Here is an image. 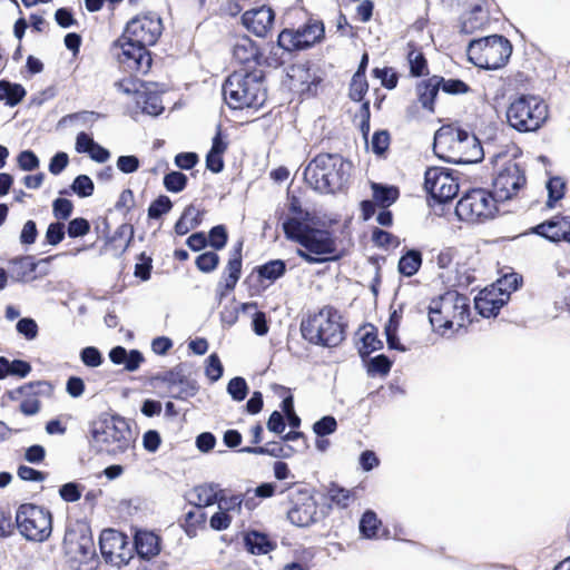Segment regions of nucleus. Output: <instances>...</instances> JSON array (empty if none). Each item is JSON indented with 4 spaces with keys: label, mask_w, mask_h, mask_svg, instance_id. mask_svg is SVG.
Masks as SVG:
<instances>
[{
    "label": "nucleus",
    "mask_w": 570,
    "mask_h": 570,
    "mask_svg": "<svg viewBox=\"0 0 570 570\" xmlns=\"http://www.w3.org/2000/svg\"><path fill=\"white\" fill-rule=\"evenodd\" d=\"M282 227L287 239L299 244L304 248L297 250V255L304 262L321 264L337 261L342 257L337 238L332 230L314 227L296 217H287Z\"/></svg>",
    "instance_id": "1"
},
{
    "label": "nucleus",
    "mask_w": 570,
    "mask_h": 570,
    "mask_svg": "<svg viewBox=\"0 0 570 570\" xmlns=\"http://www.w3.org/2000/svg\"><path fill=\"white\" fill-rule=\"evenodd\" d=\"M353 164L340 154L320 153L306 166L305 180L317 191L336 194L347 188Z\"/></svg>",
    "instance_id": "2"
},
{
    "label": "nucleus",
    "mask_w": 570,
    "mask_h": 570,
    "mask_svg": "<svg viewBox=\"0 0 570 570\" xmlns=\"http://www.w3.org/2000/svg\"><path fill=\"white\" fill-rule=\"evenodd\" d=\"M433 150L439 158L453 164H473L483 158L476 136L456 124L443 125L435 131Z\"/></svg>",
    "instance_id": "3"
},
{
    "label": "nucleus",
    "mask_w": 570,
    "mask_h": 570,
    "mask_svg": "<svg viewBox=\"0 0 570 570\" xmlns=\"http://www.w3.org/2000/svg\"><path fill=\"white\" fill-rule=\"evenodd\" d=\"M429 321L442 336L459 332L471 324L470 298L456 291H448L430 301Z\"/></svg>",
    "instance_id": "4"
},
{
    "label": "nucleus",
    "mask_w": 570,
    "mask_h": 570,
    "mask_svg": "<svg viewBox=\"0 0 570 570\" xmlns=\"http://www.w3.org/2000/svg\"><path fill=\"white\" fill-rule=\"evenodd\" d=\"M299 330L309 344L332 348L345 341L347 323L335 306L324 305L303 317Z\"/></svg>",
    "instance_id": "5"
},
{
    "label": "nucleus",
    "mask_w": 570,
    "mask_h": 570,
    "mask_svg": "<svg viewBox=\"0 0 570 570\" xmlns=\"http://www.w3.org/2000/svg\"><path fill=\"white\" fill-rule=\"evenodd\" d=\"M223 96L230 109H261L267 101L264 72L234 71L223 85Z\"/></svg>",
    "instance_id": "6"
},
{
    "label": "nucleus",
    "mask_w": 570,
    "mask_h": 570,
    "mask_svg": "<svg viewBox=\"0 0 570 570\" xmlns=\"http://www.w3.org/2000/svg\"><path fill=\"white\" fill-rule=\"evenodd\" d=\"M135 441L128 421L120 415L95 422L90 429V445L98 454L117 455L126 452Z\"/></svg>",
    "instance_id": "7"
},
{
    "label": "nucleus",
    "mask_w": 570,
    "mask_h": 570,
    "mask_svg": "<svg viewBox=\"0 0 570 570\" xmlns=\"http://www.w3.org/2000/svg\"><path fill=\"white\" fill-rule=\"evenodd\" d=\"M549 116V105L537 95H519L507 108L509 126L521 134L538 131L546 125Z\"/></svg>",
    "instance_id": "8"
},
{
    "label": "nucleus",
    "mask_w": 570,
    "mask_h": 570,
    "mask_svg": "<svg viewBox=\"0 0 570 570\" xmlns=\"http://www.w3.org/2000/svg\"><path fill=\"white\" fill-rule=\"evenodd\" d=\"M512 43L508 38L492 35L470 41L466 53L476 67L495 70L502 68L512 55Z\"/></svg>",
    "instance_id": "9"
},
{
    "label": "nucleus",
    "mask_w": 570,
    "mask_h": 570,
    "mask_svg": "<svg viewBox=\"0 0 570 570\" xmlns=\"http://www.w3.org/2000/svg\"><path fill=\"white\" fill-rule=\"evenodd\" d=\"M19 533L31 542H45L52 532V513L35 503H22L16 511Z\"/></svg>",
    "instance_id": "10"
},
{
    "label": "nucleus",
    "mask_w": 570,
    "mask_h": 570,
    "mask_svg": "<svg viewBox=\"0 0 570 570\" xmlns=\"http://www.w3.org/2000/svg\"><path fill=\"white\" fill-rule=\"evenodd\" d=\"M325 39V26L320 19L309 17L298 27L284 28L278 33V45L288 53L313 48Z\"/></svg>",
    "instance_id": "11"
},
{
    "label": "nucleus",
    "mask_w": 570,
    "mask_h": 570,
    "mask_svg": "<svg viewBox=\"0 0 570 570\" xmlns=\"http://www.w3.org/2000/svg\"><path fill=\"white\" fill-rule=\"evenodd\" d=\"M498 198L484 188H473L465 193L455 206L461 220L479 223L492 218L498 212Z\"/></svg>",
    "instance_id": "12"
},
{
    "label": "nucleus",
    "mask_w": 570,
    "mask_h": 570,
    "mask_svg": "<svg viewBox=\"0 0 570 570\" xmlns=\"http://www.w3.org/2000/svg\"><path fill=\"white\" fill-rule=\"evenodd\" d=\"M111 51L119 68L125 72L145 76L151 69V52L122 36L112 42Z\"/></svg>",
    "instance_id": "13"
},
{
    "label": "nucleus",
    "mask_w": 570,
    "mask_h": 570,
    "mask_svg": "<svg viewBox=\"0 0 570 570\" xmlns=\"http://www.w3.org/2000/svg\"><path fill=\"white\" fill-rule=\"evenodd\" d=\"M288 521L296 527H308L317 521V501L311 490L289 487L287 493Z\"/></svg>",
    "instance_id": "14"
},
{
    "label": "nucleus",
    "mask_w": 570,
    "mask_h": 570,
    "mask_svg": "<svg viewBox=\"0 0 570 570\" xmlns=\"http://www.w3.org/2000/svg\"><path fill=\"white\" fill-rule=\"evenodd\" d=\"M163 21L153 12L140 13L130 19L124 29L122 37L148 47L157 43L163 33Z\"/></svg>",
    "instance_id": "15"
},
{
    "label": "nucleus",
    "mask_w": 570,
    "mask_h": 570,
    "mask_svg": "<svg viewBox=\"0 0 570 570\" xmlns=\"http://www.w3.org/2000/svg\"><path fill=\"white\" fill-rule=\"evenodd\" d=\"M459 178L444 167H430L424 174V188L439 204H446L459 193Z\"/></svg>",
    "instance_id": "16"
},
{
    "label": "nucleus",
    "mask_w": 570,
    "mask_h": 570,
    "mask_svg": "<svg viewBox=\"0 0 570 570\" xmlns=\"http://www.w3.org/2000/svg\"><path fill=\"white\" fill-rule=\"evenodd\" d=\"M99 547L105 561L118 568L128 564L134 558V547L129 538L116 529L101 531Z\"/></svg>",
    "instance_id": "17"
},
{
    "label": "nucleus",
    "mask_w": 570,
    "mask_h": 570,
    "mask_svg": "<svg viewBox=\"0 0 570 570\" xmlns=\"http://www.w3.org/2000/svg\"><path fill=\"white\" fill-rule=\"evenodd\" d=\"M525 184L527 177L521 166L508 160L494 176L491 191L499 202H505L517 196Z\"/></svg>",
    "instance_id": "18"
},
{
    "label": "nucleus",
    "mask_w": 570,
    "mask_h": 570,
    "mask_svg": "<svg viewBox=\"0 0 570 570\" xmlns=\"http://www.w3.org/2000/svg\"><path fill=\"white\" fill-rule=\"evenodd\" d=\"M154 380L166 384L170 391L174 386H179L177 392L170 394V396L176 400L185 401L193 397L197 394L199 389L197 382L186 374V366L183 363L177 364L168 371L156 374Z\"/></svg>",
    "instance_id": "19"
},
{
    "label": "nucleus",
    "mask_w": 570,
    "mask_h": 570,
    "mask_svg": "<svg viewBox=\"0 0 570 570\" xmlns=\"http://www.w3.org/2000/svg\"><path fill=\"white\" fill-rule=\"evenodd\" d=\"M291 87L299 92L303 98L317 96L323 88L324 78L318 70L308 65H297L291 68Z\"/></svg>",
    "instance_id": "20"
},
{
    "label": "nucleus",
    "mask_w": 570,
    "mask_h": 570,
    "mask_svg": "<svg viewBox=\"0 0 570 570\" xmlns=\"http://www.w3.org/2000/svg\"><path fill=\"white\" fill-rule=\"evenodd\" d=\"M243 243L239 242L230 252L227 264L223 271L222 278L217 285V296L223 299L233 292L242 276L243 268Z\"/></svg>",
    "instance_id": "21"
},
{
    "label": "nucleus",
    "mask_w": 570,
    "mask_h": 570,
    "mask_svg": "<svg viewBox=\"0 0 570 570\" xmlns=\"http://www.w3.org/2000/svg\"><path fill=\"white\" fill-rule=\"evenodd\" d=\"M16 392L24 396L19 406L20 412L26 416H31L40 411L39 397L50 395L52 385L48 381H33L19 386Z\"/></svg>",
    "instance_id": "22"
},
{
    "label": "nucleus",
    "mask_w": 570,
    "mask_h": 570,
    "mask_svg": "<svg viewBox=\"0 0 570 570\" xmlns=\"http://www.w3.org/2000/svg\"><path fill=\"white\" fill-rule=\"evenodd\" d=\"M275 13L268 6H261L245 11L243 26L256 37L265 38L274 26Z\"/></svg>",
    "instance_id": "23"
},
{
    "label": "nucleus",
    "mask_w": 570,
    "mask_h": 570,
    "mask_svg": "<svg viewBox=\"0 0 570 570\" xmlns=\"http://www.w3.org/2000/svg\"><path fill=\"white\" fill-rule=\"evenodd\" d=\"M233 59L243 66L242 72L254 71L256 66H262L263 55L258 46L248 36H242L236 39L232 49Z\"/></svg>",
    "instance_id": "24"
},
{
    "label": "nucleus",
    "mask_w": 570,
    "mask_h": 570,
    "mask_svg": "<svg viewBox=\"0 0 570 570\" xmlns=\"http://www.w3.org/2000/svg\"><path fill=\"white\" fill-rule=\"evenodd\" d=\"M530 230L552 243L561 240L570 243V215H554Z\"/></svg>",
    "instance_id": "25"
},
{
    "label": "nucleus",
    "mask_w": 570,
    "mask_h": 570,
    "mask_svg": "<svg viewBox=\"0 0 570 570\" xmlns=\"http://www.w3.org/2000/svg\"><path fill=\"white\" fill-rule=\"evenodd\" d=\"M509 302V294L502 293L495 286L480 291L474 298V307L483 317L497 316Z\"/></svg>",
    "instance_id": "26"
},
{
    "label": "nucleus",
    "mask_w": 570,
    "mask_h": 570,
    "mask_svg": "<svg viewBox=\"0 0 570 570\" xmlns=\"http://www.w3.org/2000/svg\"><path fill=\"white\" fill-rule=\"evenodd\" d=\"M286 273V263L283 259H272L263 265L255 266L246 282L256 279L257 285L265 289Z\"/></svg>",
    "instance_id": "27"
},
{
    "label": "nucleus",
    "mask_w": 570,
    "mask_h": 570,
    "mask_svg": "<svg viewBox=\"0 0 570 570\" xmlns=\"http://www.w3.org/2000/svg\"><path fill=\"white\" fill-rule=\"evenodd\" d=\"M405 61L411 78H423L430 75L429 61L415 41H409L404 48Z\"/></svg>",
    "instance_id": "28"
},
{
    "label": "nucleus",
    "mask_w": 570,
    "mask_h": 570,
    "mask_svg": "<svg viewBox=\"0 0 570 570\" xmlns=\"http://www.w3.org/2000/svg\"><path fill=\"white\" fill-rule=\"evenodd\" d=\"M439 83L440 80H438V75H433L431 77L428 76L426 79H423L416 83L415 91L417 100L424 110L434 112L435 100L440 91Z\"/></svg>",
    "instance_id": "29"
},
{
    "label": "nucleus",
    "mask_w": 570,
    "mask_h": 570,
    "mask_svg": "<svg viewBox=\"0 0 570 570\" xmlns=\"http://www.w3.org/2000/svg\"><path fill=\"white\" fill-rule=\"evenodd\" d=\"M135 229L131 224L124 223L119 225L114 234L107 238L105 247L114 252L115 256H121L126 253L134 240Z\"/></svg>",
    "instance_id": "30"
},
{
    "label": "nucleus",
    "mask_w": 570,
    "mask_h": 570,
    "mask_svg": "<svg viewBox=\"0 0 570 570\" xmlns=\"http://www.w3.org/2000/svg\"><path fill=\"white\" fill-rule=\"evenodd\" d=\"M132 547L140 558L149 560L159 553L160 538L151 531L139 530L135 534Z\"/></svg>",
    "instance_id": "31"
},
{
    "label": "nucleus",
    "mask_w": 570,
    "mask_h": 570,
    "mask_svg": "<svg viewBox=\"0 0 570 570\" xmlns=\"http://www.w3.org/2000/svg\"><path fill=\"white\" fill-rule=\"evenodd\" d=\"M490 23L489 11L481 4L473 6L461 20V32L472 35L483 30Z\"/></svg>",
    "instance_id": "32"
},
{
    "label": "nucleus",
    "mask_w": 570,
    "mask_h": 570,
    "mask_svg": "<svg viewBox=\"0 0 570 570\" xmlns=\"http://www.w3.org/2000/svg\"><path fill=\"white\" fill-rule=\"evenodd\" d=\"M244 546L249 553L261 556L275 550L277 543L264 532L249 530L244 534Z\"/></svg>",
    "instance_id": "33"
},
{
    "label": "nucleus",
    "mask_w": 570,
    "mask_h": 570,
    "mask_svg": "<svg viewBox=\"0 0 570 570\" xmlns=\"http://www.w3.org/2000/svg\"><path fill=\"white\" fill-rule=\"evenodd\" d=\"M327 497L331 505L348 509L357 500V492L355 489H345L336 482H331L327 487Z\"/></svg>",
    "instance_id": "34"
},
{
    "label": "nucleus",
    "mask_w": 570,
    "mask_h": 570,
    "mask_svg": "<svg viewBox=\"0 0 570 570\" xmlns=\"http://www.w3.org/2000/svg\"><path fill=\"white\" fill-rule=\"evenodd\" d=\"M207 514L199 508L188 511L183 520L180 527L189 538H195L199 530L206 527Z\"/></svg>",
    "instance_id": "35"
},
{
    "label": "nucleus",
    "mask_w": 570,
    "mask_h": 570,
    "mask_svg": "<svg viewBox=\"0 0 570 570\" xmlns=\"http://www.w3.org/2000/svg\"><path fill=\"white\" fill-rule=\"evenodd\" d=\"M195 499L190 502L195 508L204 509L218 502L219 492L214 484H200L193 489Z\"/></svg>",
    "instance_id": "36"
},
{
    "label": "nucleus",
    "mask_w": 570,
    "mask_h": 570,
    "mask_svg": "<svg viewBox=\"0 0 570 570\" xmlns=\"http://www.w3.org/2000/svg\"><path fill=\"white\" fill-rule=\"evenodd\" d=\"M421 266L422 253L419 249H409L400 257L397 271L402 276L412 277Z\"/></svg>",
    "instance_id": "37"
},
{
    "label": "nucleus",
    "mask_w": 570,
    "mask_h": 570,
    "mask_svg": "<svg viewBox=\"0 0 570 570\" xmlns=\"http://www.w3.org/2000/svg\"><path fill=\"white\" fill-rule=\"evenodd\" d=\"M371 188L373 191V199L377 206L383 208L390 207L397 200L400 196V190L396 186H386L380 183H372Z\"/></svg>",
    "instance_id": "38"
},
{
    "label": "nucleus",
    "mask_w": 570,
    "mask_h": 570,
    "mask_svg": "<svg viewBox=\"0 0 570 570\" xmlns=\"http://www.w3.org/2000/svg\"><path fill=\"white\" fill-rule=\"evenodd\" d=\"M26 95L27 91L22 85L0 80V100H4L6 105L14 107L24 99Z\"/></svg>",
    "instance_id": "39"
},
{
    "label": "nucleus",
    "mask_w": 570,
    "mask_h": 570,
    "mask_svg": "<svg viewBox=\"0 0 570 570\" xmlns=\"http://www.w3.org/2000/svg\"><path fill=\"white\" fill-rule=\"evenodd\" d=\"M360 533L365 539H377L382 521L373 510H366L360 520Z\"/></svg>",
    "instance_id": "40"
},
{
    "label": "nucleus",
    "mask_w": 570,
    "mask_h": 570,
    "mask_svg": "<svg viewBox=\"0 0 570 570\" xmlns=\"http://www.w3.org/2000/svg\"><path fill=\"white\" fill-rule=\"evenodd\" d=\"M370 331H366L361 337V346L358 353L362 358L367 357L371 353L383 347L382 341L377 336V330L373 325H368Z\"/></svg>",
    "instance_id": "41"
},
{
    "label": "nucleus",
    "mask_w": 570,
    "mask_h": 570,
    "mask_svg": "<svg viewBox=\"0 0 570 570\" xmlns=\"http://www.w3.org/2000/svg\"><path fill=\"white\" fill-rule=\"evenodd\" d=\"M79 552L81 553V560L79 561L77 569L95 570L97 560L94 542L90 539H83V542L79 544Z\"/></svg>",
    "instance_id": "42"
},
{
    "label": "nucleus",
    "mask_w": 570,
    "mask_h": 570,
    "mask_svg": "<svg viewBox=\"0 0 570 570\" xmlns=\"http://www.w3.org/2000/svg\"><path fill=\"white\" fill-rule=\"evenodd\" d=\"M548 200L547 206L552 208L557 202L564 197L566 181L559 177H551L547 183Z\"/></svg>",
    "instance_id": "43"
},
{
    "label": "nucleus",
    "mask_w": 570,
    "mask_h": 570,
    "mask_svg": "<svg viewBox=\"0 0 570 570\" xmlns=\"http://www.w3.org/2000/svg\"><path fill=\"white\" fill-rule=\"evenodd\" d=\"M163 184L167 191L177 194L187 187L188 177L181 171L173 170L164 176Z\"/></svg>",
    "instance_id": "44"
},
{
    "label": "nucleus",
    "mask_w": 570,
    "mask_h": 570,
    "mask_svg": "<svg viewBox=\"0 0 570 570\" xmlns=\"http://www.w3.org/2000/svg\"><path fill=\"white\" fill-rule=\"evenodd\" d=\"M368 90V82L366 76L353 75L348 86V97L356 102L364 100Z\"/></svg>",
    "instance_id": "45"
},
{
    "label": "nucleus",
    "mask_w": 570,
    "mask_h": 570,
    "mask_svg": "<svg viewBox=\"0 0 570 570\" xmlns=\"http://www.w3.org/2000/svg\"><path fill=\"white\" fill-rule=\"evenodd\" d=\"M173 206L174 204L167 195H159L148 207V218L159 219L161 216L168 214Z\"/></svg>",
    "instance_id": "46"
},
{
    "label": "nucleus",
    "mask_w": 570,
    "mask_h": 570,
    "mask_svg": "<svg viewBox=\"0 0 570 570\" xmlns=\"http://www.w3.org/2000/svg\"><path fill=\"white\" fill-rule=\"evenodd\" d=\"M372 76L381 80V85L387 90H393L397 87L400 76L392 67L374 68Z\"/></svg>",
    "instance_id": "47"
},
{
    "label": "nucleus",
    "mask_w": 570,
    "mask_h": 570,
    "mask_svg": "<svg viewBox=\"0 0 570 570\" xmlns=\"http://www.w3.org/2000/svg\"><path fill=\"white\" fill-rule=\"evenodd\" d=\"M239 452L257 454V455H271L274 458L284 456V448L278 442H271L263 446H245Z\"/></svg>",
    "instance_id": "48"
},
{
    "label": "nucleus",
    "mask_w": 570,
    "mask_h": 570,
    "mask_svg": "<svg viewBox=\"0 0 570 570\" xmlns=\"http://www.w3.org/2000/svg\"><path fill=\"white\" fill-rule=\"evenodd\" d=\"M219 262V255L216 252L208 250L196 257L195 265L198 271L208 274L218 267Z\"/></svg>",
    "instance_id": "49"
},
{
    "label": "nucleus",
    "mask_w": 570,
    "mask_h": 570,
    "mask_svg": "<svg viewBox=\"0 0 570 570\" xmlns=\"http://www.w3.org/2000/svg\"><path fill=\"white\" fill-rule=\"evenodd\" d=\"M392 361L384 354L372 357L367 365V373L370 375L385 376L392 368Z\"/></svg>",
    "instance_id": "50"
},
{
    "label": "nucleus",
    "mask_w": 570,
    "mask_h": 570,
    "mask_svg": "<svg viewBox=\"0 0 570 570\" xmlns=\"http://www.w3.org/2000/svg\"><path fill=\"white\" fill-rule=\"evenodd\" d=\"M438 80H440V90L445 94L463 95L470 91L469 85L460 79H445L444 77L438 75Z\"/></svg>",
    "instance_id": "51"
},
{
    "label": "nucleus",
    "mask_w": 570,
    "mask_h": 570,
    "mask_svg": "<svg viewBox=\"0 0 570 570\" xmlns=\"http://www.w3.org/2000/svg\"><path fill=\"white\" fill-rule=\"evenodd\" d=\"M523 278L520 274L512 272L504 274L497 283V289L511 295L513 291H517L522 285Z\"/></svg>",
    "instance_id": "52"
},
{
    "label": "nucleus",
    "mask_w": 570,
    "mask_h": 570,
    "mask_svg": "<svg viewBox=\"0 0 570 570\" xmlns=\"http://www.w3.org/2000/svg\"><path fill=\"white\" fill-rule=\"evenodd\" d=\"M271 389L276 395L283 399L281 409L285 415L295 412L294 397L289 387L274 383L272 384Z\"/></svg>",
    "instance_id": "53"
},
{
    "label": "nucleus",
    "mask_w": 570,
    "mask_h": 570,
    "mask_svg": "<svg viewBox=\"0 0 570 570\" xmlns=\"http://www.w3.org/2000/svg\"><path fill=\"white\" fill-rule=\"evenodd\" d=\"M70 188L75 194L82 198L91 196L95 191L94 181L87 175L77 176Z\"/></svg>",
    "instance_id": "54"
},
{
    "label": "nucleus",
    "mask_w": 570,
    "mask_h": 570,
    "mask_svg": "<svg viewBox=\"0 0 570 570\" xmlns=\"http://www.w3.org/2000/svg\"><path fill=\"white\" fill-rule=\"evenodd\" d=\"M208 244L215 249H223L228 242V233L225 225L212 227L207 237Z\"/></svg>",
    "instance_id": "55"
},
{
    "label": "nucleus",
    "mask_w": 570,
    "mask_h": 570,
    "mask_svg": "<svg viewBox=\"0 0 570 570\" xmlns=\"http://www.w3.org/2000/svg\"><path fill=\"white\" fill-rule=\"evenodd\" d=\"M286 53L287 51L283 50L279 47L278 42L271 47V50L266 57L262 58V65H265L271 68H279L286 62Z\"/></svg>",
    "instance_id": "56"
},
{
    "label": "nucleus",
    "mask_w": 570,
    "mask_h": 570,
    "mask_svg": "<svg viewBox=\"0 0 570 570\" xmlns=\"http://www.w3.org/2000/svg\"><path fill=\"white\" fill-rule=\"evenodd\" d=\"M227 392L230 394L233 400L243 401L248 394V386L244 377H233L227 384Z\"/></svg>",
    "instance_id": "57"
},
{
    "label": "nucleus",
    "mask_w": 570,
    "mask_h": 570,
    "mask_svg": "<svg viewBox=\"0 0 570 570\" xmlns=\"http://www.w3.org/2000/svg\"><path fill=\"white\" fill-rule=\"evenodd\" d=\"M224 367L217 353L210 354L206 360L205 374L212 381L216 382L223 376Z\"/></svg>",
    "instance_id": "58"
},
{
    "label": "nucleus",
    "mask_w": 570,
    "mask_h": 570,
    "mask_svg": "<svg viewBox=\"0 0 570 570\" xmlns=\"http://www.w3.org/2000/svg\"><path fill=\"white\" fill-rule=\"evenodd\" d=\"M391 144V136L387 130H377L372 136V151L377 155L382 156L385 154V151L389 149Z\"/></svg>",
    "instance_id": "59"
},
{
    "label": "nucleus",
    "mask_w": 570,
    "mask_h": 570,
    "mask_svg": "<svg viewBox=\"0 0 570 570\" xmlns=\"http://www.w3.org/2000/svg\"><path fill=\"white\" fill-rule=\"evenodd\" d=\"M73 210V204L67 198H56L52 203V213L57 219H68Z\"/></svg>",
    "instance_id": "60"
},
{
    "label": "nucleus",
    "mask_w": 570,
    "mask_h": 570,
    "mask_svg": "<svg viewBox=\"0 0 570 570\" xmlns=\"http://www.w3.org/2000/svg\"><path fill=\"white\" fill-rule=\"evenodd\" d=\"M337 429V422L334 416L326 415L323 416L321 420L314 423L313 431L318 436H324L327 434H332Z\"/></svg>",
    "instance_id": "61"
},
{
    "label": "nucleus",
    "mask_w": 570,
    "mask_h": 570,
    "mask_svg": "<svg viewBox=\"0 0 570 570\" xmlns=\"http://www.w3.org/2000/svg\"><path fill=\"white\" fill-rule=\"evenodd\" d=\"M65 224L61 222H56L49 224L46 232V242L49 245L56 246L61 243L65 238Z\"/></svg>",
    "instance_id": "62"
},
{
    "label": "nucleus",
    "mask_w": 570,
    "mask_h": 570,
    "mask_svg": "<svg viewBox=\"0 0 570 570\" xmlns=\"http://www.w3.org/2000/svg\"><path fill=\"white\" fill-rule=\"evenodd\" d=\"M139 261L140 263H137L135 265L134 275L141 281H148L151 276L153 259L150 256H147L145 253H141L139 255Z\"/></svg>",
    "instance_id": "63"
},
{
    "label": "nucleus",
    "mask_w": 570,
    "mask_h": 570,
    "mask_svg": "<svg viewBox=\"0 0 570 570\" xmlns=\"http://www.w3.org/2000/svg\"><path fill=\"white\" fill-rule=\"evenodd\" d=\"M90 230V224L86 218L77 217L69 222L67 233L69 237L76 238L85 236Z\"/></svg>",
    "instance_id": "64"
}]
</instances>
